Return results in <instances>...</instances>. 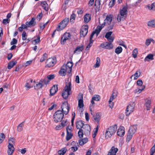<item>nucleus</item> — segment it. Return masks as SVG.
Masks as SVG:
<instances>
[{
	"label": "nucleus",
	"instance_id": "nucleus-1",
	"mask_svg": "<svg viewBox=\"0 0 155 155\" xmlns=\"http://www.w3.org/2000/svg\"><path fill=\"white\" fill-rule=\"evenodd\" d=\"M104 24H103L101 26H98L96 29L92 32L90 36V42L87 46L85 49L86 50H89V49L91 47L94 41L93 40H92V39L94 35L96 34V36L97 37L98 35L102 28L104 27Z\"/></svg>",
	"mask_w": 155,
	"mask_h": 155
},
{
	"label": "nucleus",
	"instance_id": "nucleus-2",
	"mask_svg": "<svg viewBox=\"0 0 155 155\" xmlns=\"http://www.w3.org/2000/svg\"><path fill=\"white\" fill-rule=\"evenodd\" d=\"M128 6L127 4L125 5H123V8L120 11V14L118 15L117 19H125L127 15Z\"/></svg>",
	"mask_w": 155,
	"mask_h": 155
},
{
	"label": "nucleus",
	"instance_id": "nucleus-3",
	"mask_svg": "<svg viewBox=\"0 0 155 155\" xmlns=\"http://www.w3.org/2000/svg\"><path fill=\"white\" fill-rule=\"evenodd\" d=\"M71 84L69 82L68 84L66 85L63 90L62 96L64 99H66L68 96L70 94V92L71 91Z\"/></svg>",
	"mask_w": 155,
	"mask_h": 155
},
{
	"label": "nucleus",
	"instance_id": "nucleus-4",
	"mask_svg": "<svg viewBox=\"0 0 155 155\" xmlns=\"http://www.w3.org/2000/svg\"><path fill=\"white\" fill-rule=\"evenodd\" d=\"M117 129L116 125L110 126L106 130L105 133V137L107 138L111 137L116 132Z\"/></svg>",
	"mask_w": 155,
	"mask_h": 155
},
{
	"label": "nucleus",
	"instance_id": "nucleus-5",
	"mask_svg": "<svg viewBox=\"0 0 155 155\" xmlns=\"http://www.w3.org/2000/svg\"><path fill=\"white\" fill-rule=\"evenodd\" d=\"M64 114L61 110H58L54 115V121L56 123L61 121L64 118Z\"/></svg>",
	"mask_w": 155,
	"mask_h": 155
},
{
	"label": "nucleus",
	"instance_id": "nucleus-6",
	"mask_svg": "<svg viewBox=\"0 0 155 155\" xmlns=\"http://www.w3.org/2000/svg\"><path fill=\"white\" fill-rule=\"evenodd\" d=\"M137 129L136 125H134L130 127L127 137V140L128 142L131 139L133 135L136 132Z\"/></svg>",
	"mask_w": 155,
	"mask_h": 155
},
{
	"label": "nucleus",
	"instance_id": "nucleus-7",
	"mask_svg": "<svg viewBox=\"0 0 155 155\" xmlns=\"http://www.w3.org/2000/svg\"><path fill=\"white\" fill-rule=\"evenodd\" d=\"M135 107V104L134 102H130L128 106H127L126 110V115L129 116L130 114L132 112Z\"/></svg>",
	"mask_w": 155,
	"mask_h": 155
},
{
	"label": "nucleus",
	"instance_id": "nucleus-8",
	"mask_svg": "<svg viewBox=\"0 0 155 155\" xmlns=\"http://www.w3.org/2000/svg\"><path fill=\"white\" fill-rule=\"evenodd\" d=\"M62 113L66 115L67 114L69 111L70 107V105L67 101H65L62 103L61 106Z\"/></svg>",
	"mask_w": 155,
	"mask_h": 155
},
{
	"label": "nucleus",
	"instance_id": "nucleus-9",
	"mask_svg": "<svg viewBox=\"0 0 155 155\" xmlns=\"http://www.w3.org/2000/svg\"><path fill=\"white\" fill-rule=\"evenodd\" d=\"M88 26L87 25H84L81 29L80 32L81 37H84L88 31Z\"/></svg>",
	"mask_w": 155,
	"mask_h": 155
},
{
	"label": "nucleus",
	"instance_id": "nucleus-10",
	"mask_svg": "<svg viewBox=\"0 0 155 155\" xmlns=\"http://www.w3.org/2000/svg\"><path fill=\"white\" fill-rule=\"evenodd\" d=\"M69 21V20H62L57 28V31H60L64 28L67 25Z\"/></svg>",
	"mask_w": 155,
	"mask_h": 155
},
{
	"label": "nucleus",
	"instance_id": "nucleus-11",
	"mask_svg": "<svg viewBox=\"0 0 155 155\" xmlns=\"http://www.w3.org/2000/svg\"><path fill=\"white\" fill-rule=\"evenodd\" d=\"M100 46L102 48L107 49H110L113 48V45L112 43L106 42L101 44Z\"/></svg>",
	"mask_w": 155,
	"mask_h": 155
},
{
	"label": "nucleus",
	"instance_id": "nucleus-12",
	"mask_svg": "<svg viewBox=\"0 0 155 155\" xmlns=\"http://www.w3.org/2000/svg\"><path fill=\"white\" fill-rule=\"evenodd\" d=\"M82 130L84 131V134L86 136H89L91 131V127L88 124H84L82 127Z\"/></svg>",
	"mask_w": 155,
	"mask_h": 155
},
{
	"label": "nucleus",
	"instance_id": "nucleus-13",
	"mask_svg": "<svg viewBox=\"0 0 155 155\" xmlns=\"http://www.w3.org/2000/svg\"><path fill=\"white\" fill-rule=\"evenodd\" d=\"M71 36V35L70 33L67 32L65 33L61 37V44L62 45L65 44L66 40L69 39L70 38Z\"/></svg>",
	"mask_w": 155,
	"mask_h": 155
},
{
	"label": "nucleus",
	"instance_id": "nucleus-14",
	"mask_svg": "<svg viewBox=\"0 0 155 155\" xmlns=\"http://www.w3.org/2000/svg\"><path fill=\"white\" fill-rule=\"evenodd\" d=\"M56 61V58H50L47 59L46 63L47 65L46 67L50 68L53 66L54 65V63Z\"/></svg>",
	"mask_w": 155,
	"mask_h": 155
},
{
	"label": "nucleus",
	"instance_id": "nucleus-15",
	"mask_svg": "<svg viewBox=\"0 0 155 155\" xmlns=\"http://www.w3.org/2000/svg\"><path fill=\"white\" fill-rule=\"evenodd\" d=\"M104 21H106L104 22L101 25L103 24H104V26H105V23H106V25H108V28L109 30L112 29L114 25V21H114V20H104Z\"/></svg>",
	"mask_w": 155,
	"mask_h": 155
},
{
	"label": "nucleus",
	"instance_id": "nucleus-16",
	"mask_svg": "<svg viewBox=\"0 0 155 155\" xmlns=\"http://www.w3.org/2000/svg\"><path fill=\"white\" fill-rule=\"evenodd\" d=\"M112 33V31L108 32L106 33L105 36V38L108 41V42L111 43H112L114 39V37L111 36Z\"/></svg>",
	"mask_w": 155,
	"mask_h": 155
},
{
	"label": "nucleus",
	"instance_id": "nucleus-17",
	"mask_svg": "<svg viewBox=\"0 0 155 155\" xmlns=\"http://www.w3.org/2000/svg\"><path fill=\"white\" fill-rule=\"evenodd\" d=\"M78 107L80 108H81L84 107L83 101V94H82L80 93L78 95Z\"/></svg>",
	"mask_w": 155,
	"mask_h": 155
},
{
	"label": "nucleus",
	"instance_id": "nucleus-18",
	"mask_svg": "<svg viewBox=\"0 0 155 155\" xmlns=\"http://www.w3.org/2000/svg\"><path fill=\"white\" fill-rule=\"evenodd\" d=\"M58 91V85H54L50 90V95L52 96L54 95Z\"/></svg>",
	"mask_w": 155,
	"mask_h": 155
},
{
	"label": "nucleus",
	"instance_id": "nucleus-19",
	"mask_svg": "<svg viewBox=\"0 0 155 155\" xmlns=\"http://www.w3.org/2000/svg\"><path fill=\"white\" fill-rule=\"evenodd\" d=\"M67 69V66L63 65L61 67V69L59 71V73L61 75L65 76L66 75V72Z\"/></svg>",
	"mask_w": 155,
	"mask_h": 155
},
{
	"label": "nucleus",
	"instance_id": "nucleus-20",
	"mask_svg": "<svg viewBox=\"0 0 155 155\" xmlns=\"http://www.w3.org/2000/svg\"><path fill=\"white\" fill-rule=\"evenodd\" d=\"M118 150L117 148H115L114 146H113L109 150L107 155H116V153Z\"/></svg>",
	"mask_w": 155,
	"mask_h": 155
},
{
	"label": "nucleus",
	"instance_id": "nucleus-21",
	"mask_svg": "<svg viewBox=\"0 0 155 155\" xmlns=\"http://www.w3.org/2000/svg\"><path fill=\"white\" fill-rule=\"evenodd\" d=\"M125 130L123 126H120L119 127L117 132V135L120 137H122L124 134Z\"/></svg>",
	"mask_w": 155,
	"mask_h": 155
},
{
	"label": "nucleus",
	"instance_id": "nucleus-22",
	"mask_svg": "<svg viewBox=\"0 0 155 155\" xmlns=\"http://www.w3.org/2000/svg\"><path fill=\"white\" fill-rule=\"evenodd\" d=\"M8 147L7 153L8 155H12L15 150L14 146L11 145H8Z\"/></svg>",
	"mask_w": 155,
	"mask_h": 155
},
{
	"label": "nucleus",
	"instance_id": "nucleus-23",
	"mask_svg": "<svg viewBox=\"0 0 155 155\" xmlns=\"http://www.w3.org/2000/svg\"><path fill=\"white\" fill-rule=\"evenodd\" d=\"M76 127L77 129H80L82 128L84 125L83 121L79 120L76 122Z\"/></svg>",
	"mask_w": 155,
	"mask_h": 155
},
{
	"label": "nucleus",
	"instance_id": "nucleus-24",
	"mask_svg": "<svg viewBox=\"0 0 155 155\" xmlns=\"http://www.w3.org/2000/svg\"><path fill=\"white\" fill-rule=\"evenodd\" d=\"M145 103L144 104L146 107V109L147 110H149L150 109L151 102L150 100L146 99L145 100Z\"/></svg>",
	"mask_w": 155,
	"mask_h": 155
},
{
	"label": "nucleus",
	"instance_id": "nucleus-25",
	"mask_svg": "<svg viewBox=\"0 0 155 155\" xmlns=\"http://www.w3.org/2000/svg\"><path fill=\"white\" fill-rule=\"evenodd\" d=\"M88 141V139L87 138L81 139L78 141L79 144L81 146H83Z\"/></svg>",
	"mask_w": 155,
	"mask_h": 155
},
{
	"label": "nucleus",
	"instance_id": "nucleus-26",
	"mask_svg": "<svg viewBox=\"0 0 155 155\" xmlns=\"http://www.w3.org/2000/svg\"><path fill=\"white\" fill-rule=\"evenodd\" d=\"M41 5L43 7V9L47 11L48 10V5L46 1L41 2Z\"/></svg>",
	"mask_w": 155,
	"mask_h": 155
},
{
	"label": "nucleus",
	"instance_id": "nucleus-27",
	"mask_svg": "<svg viewBox=\"0 0 155 155\" xmlns=\"http://www.w3.org/2000/svg\"><path fill=\"white\" fill-rule=\"evenodd\" d=\"M67 150L66 148L64 147L59 150L58 151V153L59 155H64L66 153Z\"/></svg>",
	"mask_w": 155,
	"mask_h": 155
},
{
	"label": "nucleus",
	"instance_id": "nucleus-28",
	"mask_svg": "<svg viewBox=\"0 0 155 155\" xmlns=\"http://www.w3.org/2000/svg\"><path fill=\"white\" fill-rule=\"evenodd\" d=\"M154 55L152 54H148L145 58L144 61H149L150 60H153V59Z\"/></svg>",
	"mask_w": 155,
	"mask_h": 155
},
{
	"label": "nucleus",
	"instance_id": "nucleus-29",
	"mask_svg": "<svg viewBox=\"0 0 155 155\" xmlns=\"http://www.w3.org/2000/svg\"><path fill=\"white\" fill-rule=\"evenodd\" d=\"M34 86L35 89L38 90L39 89L41 88L43 86V85L40 81L39 82L36 84V86L35 85Z\"/></svg>",
	"mask_w": 155,
	"mask_h": 155
},
{
	"label": "nucleus",
	"instance_id": "nucleus-30",
	"mask_svg": "<svg viewBox=\"0 0 155 155\" xmlns=\"http://www.w3.org/2000/svg\"><path fill=\"white\" fill-rule=\"evenodd\" d=\"M16 61H11L8 64V69H11L17 63Z\"/></svg>",
	"mask_w": 155,
	"mask_h": 155
},
{
	"label": "nucleus",
	"instance_id": "nucleus-31",
	"mask_svg": "<svg viewBox=\"0 0 155 155\" xmlns=\"http://www.w3.org/2000/svg\"><path fill=\"white\" fill-rule=\"evenodd\" d=\"M84 49V46L83 45L81 46H78L75 49L74 51V54L76 53L77 51L78 52L82 51Z\"/></svg>",
	"mask_w": 155,
	"mask_h": 155
},
{
	"label": "nucleus",
	"instance_id": "nucleus-32",
	"mask_svg": "<svg viewBox=\"0 0 155 155\" xmlns=\"http://www.w3.org/2000/svg\"><path fill=\"white\" fill-rule=\"evenodd\" d=\"M141 74V72L140 71V70L137 71L136 72L133 74L134 76V79L137 80L140 76Z\"/></svg>",
	"mask_w": 155,
	"mask_h": 155
},
{
	"label": "nucleus",
	"instance_id": "nucleus-33",
	"mask_svg": "<svg viewBox=\"0 0 155 155\" xmlns=\"http://www.w3.org/2000/svg\"><path fill=\"white\" fill-rule=\"evenodd\" d=\"M147 7L148 9L150 10L155 11V2L151 4L150 5H147Z\"/></svg>",
	"mask_w": 155,
	"mask_h": 155
},
{
	"label": "nucleus",
	"instance_id": "nucleus-34",
	"mask_svg": "<svg viewBox=\"0 0 155 155\" xmlns=\"http://www.w3.org/2000/svg\"><path fill=\"white\" fill-rule=\"evenodd\" d=\"M73 136V134L70 131L69 132L67 130V136L66 137V140L67 141H68L70 139H71Z\"/></svg>",
	"mask_w": 155,
	"mask_h": 155
},
{
	"label": "nucleus",
	"instance_id": "nucleus-35",
	"mask_svg": "<svg viewBox=\"0 0 155 155\" xmlns=\"http://www.w3.org/2000/svg\"><path fill=\"white\" fill-rule=\"evenodd\" d=\"M15 144V140L13 137H10L8 140V145H12L13 146Z\"/></svg>",
	"mask_w": 155,
	"mask_h": 155
},
{
	"label": "nucleus",
	"instance_id": "nucleus-36",
	"mask_svg": "<svg viewBox=\"0 0 155 155\" xmlns=\"http://www.w3.org/2000/svg\"><path fill=\"white\" fill-rule=\"evenodd\" d=\"M148 25L150 27H155V20H150L148 22Z\"/></svg>",
	"mask_w": 155,
	"mask_h": 155
},
{
	"label": "nucleus",
	"instance_id": "nucleus-37",
	"mask_svg": "<svg viewBox=\"0 0 155 155\" xmlns=\"http://www.w3.org/2000/svg\"><path fill=\"white\" fill-rule=\"evenodd\" d=\"M84 134V131L83 130L82 128L79 129V131L78 132V137L81 138L83 137V135Z\"/></svg>",
	"mask_w": 155,
	"mask_h": 155
},
{
	"label": "nucleus",
	"instance_id": "nucleus-38",
	"mask_svg": "<svg viewBox=\"0 0 155 155\" xmlns=\"http://www.w3.org/2000/svg\"><path fill=\"white\" fill-rule=\"evenodd\" d=\"M93 117H94V120L95 121L97 122L99 121L100 119V116L99 113H97L96 115H94Z\"/></svg>",
	"mask_w": 155,
	"mask_h": 155
},
{
	"label": "nucleus",
	"instance_id": "nucleus-39",
	"mask_svg": "<svg viewBox=\"0 0 155 155\" xmlns=\"http://www.w3.org/2000/svg\"><path fill=\"white\" fill-rule=\"evenodd\" d=\"M49 22V21H48L47 22L45 23H40L39 24V26L40 29L43 30L45 28V26L47 25Z\"/></svg>",
	"mask_w": 155,
	"mask_h": 155
},
{
	"label": "nucleus",
	"instance_id": "nucleus-40",
	"mask_svg": "<svg viewBox=\"0 0 155 155\" xmlns=\"http://www.w3.org/2000/svg\"><path fill=\"white\" fill-rule=\"evenodd\" d=\"M100 59L99 58L97 57L96 58V62L94 67L95 68H98L100 66Z\"/></svg>",
	"mask_w": 155,
	"mask_h": 155
},
{
	"label": "nucleus",
	"instance_id": "nucleus-41",
	"mask_svg": "<svg viewBox=\"0 0 155 155\" xmlns=\"http://www.w3.org/2000/svg\"><path fill=\"white\" fill-rule=\"evenodd\" d=\"M24 122L20 123L18 126L17 130L18 132H21L23 129V127L24 126Z\"/></svg>",
	"mask_w": 155,
	"mask_h": 155
},
{
	"label": "nucleus",
	"instance_id": "nucleus-42",
	"mask_svg": "<svg viewBox=\"0 0 155 155\" xmlns=\"http://www.w3.org/2000/svg\"><path fill=\"white\" fill-rule=\"evenodd\" d=\"M40 81L42 83L43 85L45 84H48L49 82V81L47 78H45L44 79H41Z\"/></svg>",
	"mask_w": 155,
	"mask_h": 155
},
{
	"label": "nucleus",
	"instance_id": "nucleus-43",
	"mask_svg": "<svg viewBox=\"0 0 155 155\" xmlns=\"http://www.w3.org/2000/svg\"><path fill=\"white\" fill-rule=\"evenodd\" d=\"M40 41V37L38 36L37 39L34 40L32 42V43L34 45H35L38 43Z\"/></svg>",
	"mask_w": 155,
	"mask_h": 155
},
{
	"label": "nucleus",
	"instance_id": "nucleus-44",
	"mask_svg": "<svg viewBox=\"0 0 155 155\" xmlns=\"http://www.w3.org/2000/svg\"><path fill=\"white\" fill-rule=\"evenodd\" d=\"M122 51V48L121 47L119 46L115 50V52L117 54L121 53Z\"/></svg>",
	"mask_w": 155,
	"mask_h": 155
},
{
	"label": "nucleus",
	"instance_id": "nucleus-45",
	"mask_svg": "<svg viewBox=\"0 0 155 155\" xmlns=\"http://www.w3.org/2000/svg\"><path fill=\"white\" fill-rule=\"evenodd\" d=\"M151 42H152L153 43H154V41L153 39L150 38L147 39L146 40L145 44L147 46H148Z\"/></svg>",
	"mask_w": 155,
	"mask_h": 155
},
{
	"label": "nucleus",
	"instance_id": "nucleus-46",
	"mask_svg": "<svg viewBox=\"0 0 155 155\" xmlns=\"http://www.w3.org/2000/svg\"><path fill=\"white\" fill-rule=\"evenodd\" d=\"M117 96V94L115 93L114 92H113L111 96L110 97V98L109 100H110V101H113L114 99L116 98Z\"/></svg>",
	"mask_w": 155,
	"mask_h": 155
},
{
	"label": "nucleus",
	"instance_id": "nucleus-47",
	"mask_svg": "<svg viewBox=\"0 0 155 155\" xmlns=\"http://www.w3.org/2000/svg\"><path fill=\"white\" fill-rule=\"evenodd\" d=\"M5 138V136L4 133H2L0 134V144L4 140Z\"/></svg>",
	"mask_w": 155,
	"mask_h": 155
},
{
	"label": "nucleus",
	"instance_id": "nucleus-48",
	"mask_svg": "<svg viewBox=\"0 0 155 155\" xmlns=\"http://www.w3.org/2000/svg\"><path fill=\"white\" fill-rule=\"evenodd\" d=\"M137 49L135 48L132 52V55L133 57L135 58L137 57Z\"/></svg>",
	"mask_w": 155,
	"mask_h": 155
},
{
	"label": "nucleus",
	"instance_id": "nucleus-49",
	"mask_svg": "<svg viewBox=\"0 0 155 155\" xmlns=\"http://www.w3.org/2000/svg\"><path fill=\"white\" fill-rule=\"evenodd\" d=\"M101 5V0H95L94 5L98 7V8H100Z\"/></svg>",
	"mask_w": 155,
	"mask_h": 155
},
{
	"label": "nucleus",
	"instance_id": "nucleus-50",
	"mask_svg": "<svg viewBox=\"0 0 155 155\" xmlns=\"http://www.w3.org/2000/svg\"><path fill=\"white\" fill-rule=\"evenodd\" d=\"M36 81L35 80L33 81L32 79L30 80V88L34 86H35L36 84Z\"/></svg>",
	"mask_w": 155,
	"mask_h": 155
},
{
	"label": "nucleus",
	"instance_id": "nucleus-51",
	"mask_svg": "<svg viewBox=\"0 0 155 155\" xmlns=\"http://www.w3.org/2000/svg\"><path fill=\"white\" fill-rule=\"evenodd\" d=\"M155 153V144L151 147L150 149V155H153Z\"/></svg>",
	"mask_w": 155,
	"mask_h": 155
},
{
	"label": "nucleus",
	"instance_id": "nucleus-52",
	"mask_svg": "<svg viewBox=\"0 0 155 155\" xmlns=\"http://www.w3.org/2000/svg\"><path fill=\"white\" fill-rule=\"evenodd\" d=\"M92 97H94V100L97 101H99L101 99L100 96L98 95H94Z\"/></svg>",
	"mask_w": 155,
	"mask_h": 155
},
{
	"label": "nucleus",
	"instance_id": "nucleus-53",
	"mask_svg": "<svg viewBox=\"0 0 155 155\" xmlns=\"http://www.w3.org/2000/svg\"><path fill=\"white\" fill-rule=\"evenodd\" d=\"M143 84V82L142 80L141 79H139L137 81V85L142 86Z\"/></svg>",
	"mask_w": 155,
	"mask_h": 155
},
{
	"label": "nucleus",
	"instance_id": "nucleus-54",
	"mask_svg": "<svg viewBox=\"0 0 155 155\" xmlns=\"http://www.w3.org/2000/svg\"><path fill=\"white\" fill-rule=\"evenodd\" d=\"M65 66H67V67H68L69 69L72 68L73 66V63L72 62L69 61L68 62L67 64Z\"/></svg>",
	"mask_w": 155,
	"mask_h": 155
},
{
	"label": "nucleus",
	"instance_id": "nucleus-55",
	"mask_svg": "<svg viewBox=\"0 0 155 155\" xmlns=\"http://www.w3.org/2000/svg\"><path fill=\"white\" fill-rule=\"evenodd\" d=\"M35 21V20H30V27L34 26L35 25L36 22Z\"/></svg>",
	"mask_w": 155,
	"mask_h": 155
},
{
	"label": "nucleus",
	"instance_id": "nucleus-56",
	"mask_svg": "<svg viewBox=\"0 0 155 155\" xmlns=\"http://www.w3.org/2000/svg\"><path fill=\"white\" fill-rule=\"evenodd\" d=\"M84 19H91V15L89 14H86L84 16Z\"/></svg>",
	"mask_w": 155,
	"mask_h": 155
},
{
	"label": "nucleus",
	"instance_id": "nucleus-57",
	"mask_svg": "<svg viewBox=\"0 0 155 155\" xmlns=\"http://www.w3.org/2000/svg\"><path fill=\"white\" fill-rule=\"evenodd\" d=\"M68 122L67 121V120H63L61 123V124L62 126V127H64L66 125L68 124Z\"/></svg>",
	"mask_w": 155,
	"mask_h": 155
},
{
	"label": "nucleus",
	"instance_id": "nucleus-58",
	"mask_svg": "<svg viewBox=\"0 0 155 155\" xmlns=\"http://www.w3.org/2000/svg\"><path fill=\"white\" fill-rule=\"evenodd\" d=\"M21 26L23 27L24 29L27 28L29 26V22H27L26 23V24H22Z\"/></svg>",
	"mask_w": 155,
	"mask_h": 155
},
{
	"label": "nucleus",
	"instance_id": "nucleus-59",
	"mask_svg": "<svg viewBox=\"0 0 155 155\" xmlns=\"http://www.w3.org/2000/svg\"><path fill=\"white\" fill-rule=\"evenodd\" d=\"M22 39L23 40H25L26 39L27 35L25 31H24L22 35Z\"/></svg>",
	"mask_w": 155,
	"mask_h": 155
},
{
	"label": "nucleus",
	"instance_id": "nucleus-60",
	"mask_svg": "<svg viewBox=\"0 0 155 155\" xmlns=\"http://www.w3.org/2000/svg\"><path fill=\"white\" fill-rule=\"evenodd\" d=\"M115 0H112L109 3V5L110 7H113L114 5Z\"/></svg>",
	"mask_w": 155,
	"mask_h": 155
},
{
	"label": "nucleus",
	"instance_id": "nucleus-61",
	"mask_svg": "<svg viewBox=\"0 0 155 155\" xmlns=\"http://www.w3.org/2000/svg\"><path fill=\"white\" fill-rule=\"evenodd\" d=\"M17 42V40L16 39L14 38L12 39V41L11 42V45H13L16 44Z\"/></svg>",
	"mask_w": 155,
	"mask_h": 155
},
{
	"label": "nucleus",
	"instance_id": "nucleus-62",
	"mask_svg": "<svg viewBox=\"0 0 155 155\" xmlns=\"http://www.w3.org/2000/svg\"><path fill=\"white\" fill-rule=\"evenodd\" d=\"M54 74L49 75L47 76V79L51 80L54 79Z\"/></svg>",
	"mask_w": 155,
	"mask_h": 155
},
{
	"label": "nucleus",
	"instance_id": "nucleus-63",
	"mask_svg": "<svg viewBox=\"0 0 155 155\" xmlns=\"http://www.w3.org/2000/svg\"><path fill=\"white\" fill-rule=\"evenodd\" d=\"M112 101H110V100H109V106L111 108H112L113 107L114 105V103Z\"/></svg>",
	"mask_w": 155,
	"mask_h": 155
},
{
	"label": "nucleus",
	"instance_id": "nucleus-64",
	"mask_svg": "<svg viewBox=\"0 0 155 155\" xmlns=\"http://www.w3.org/2000/svg\"><path fill=\"white\" fill-rule=\"evenodd\" d=\"M113 15H107L106 16V18L105 19H112Z\"/></svg>",
	"mask_w": 155,
	"mask_h": 155
}]
</instances>
